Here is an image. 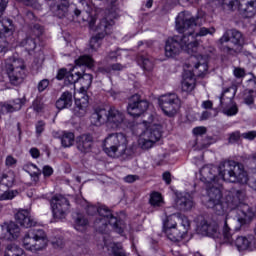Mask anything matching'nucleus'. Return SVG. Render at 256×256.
<instances>
[{
	"mask_svg": "<svg viewBox=\"0 0 256 256\" xmlns=\"http://www.w3.org/2000/svg\"><path fill=\"white\" fill-rule=\"evenodd\" d=\"M221 179L230 183L247 185L249 174L245 171L243 164L231 160L222 162L219 168L206 165L200 169V180L206 185H217Z\"/></svg>",
	"mask_w": 256,
	"mask_h": 256,
	"instance_id": "obj_1",
	"label": "nucleus"
},
{
	"mask_svg": "<svg viewBox=\"0 0 256 256\" xmlns=\"http://www.w3.org/2000/svg\"><path fill=\"white\" fill-rule=\"evenodd\" d=\"M245 201V191L231 190L224 197L217 186H208L205 205L220 217L237 209Z\"/></svg>",
	"mask_w": 256,
	"mask_h": 256,
	"instance_id": "obj_2",
	"label": "nucleus"
},
{
	"mask_svg": "<svg viewBox=\"0 0 256 256\" xmlns=\"http://www.w3.org/2000/svg\"><path fill=\"white\" fill-rule=\"evenodd\" d=\"M200 19L201 17L193 16L187 11L180 12L176 17V30L183 35L174 37L179 38L180 47H182L184 51L199 47V42L195 41V31H193V27L201 25L199 22Z\"/></svg>",
	"mask_w": 256,
	"mask_h": 256,
	"instance_id": "obj_3",
	"label": "nucleus"
},
{
	"mask_svg": "<svg viewBox=\"0 0 256 256\" xmlns=\"http://www.w3.org/2000/svg\"><path fill=\"white\" fill-rule=\"evenodd\" d=\"M85 210L87 215L90 216L98 214L97 218L94 220V227L99 233H105L108 225H111L116 233H119L120 235L123 233L125 225L113 215V212H111V209L107 206L88 204Z\"/></svg>",
	"mask_w": 256,
	"mask_h": 256,
	"instance_id": "obj_4",
	"label": "nucleus"
},
{
	"mask_svg": "<svg viewBox=\"0 0 256 256\" xmlns=\"http://www.w3.org/2000/svg\"><path fill=\"white\" fill-rule=\"evenodd\" d=\"M127 136L123 133L109 134L103 141V151L112 157L113 159H119V157H131L133 155V149L128 148Z\"/></svg>",
	"mask_w": 256,
	"mask_h": 256,
	"instance_id": "obj_5",
	"label": "nucleus"
},
{
	"mask_svg": "<svg viewBox=\"0 0 256 256\" xmlns=\"http://www.w3.org/2000/svg\"><path fill=\"white\" fill-rule=\"evenodd\" d=\"M91 123L97 127L107 123L112 129H119L125 123V113L115 107L109 110L98 108L91 116Z\"/></svg>",
	"mask_w": 256,
	"mask_h": 256,
	"instance_id": "obj_6",
	"label": "nucleus"
},
{
	"mask_svg": "<svg viewBox=\"0 0 256 256\" xmlns=\"http://www.w3.org/2000/svg\"><path fill=\"white\" fill-rule=\"evenodd\" d=\"M22 245L26 251L39 253V251L47 249L49 238L43 229H30L25 233L22 239Z\"/></svg>",
	"mask_w": 256,
	"mask_h": 256,
	"instance_id": "obj_7",
	"label": "nucleus"
},
{
	"mask_svg": "<svg viewBox=\"0 0 256 256\" xmlns=\"http://www.w3.org/2000/svg\"><path fill=\"white\" fill-rule=\"evenodd\" d=\"M8 3L9 0H0V53H5L9 47L7 40L2 37L10 33V31H13V21L9 18L1 19L3 13H5V9H7Z\"/></svg>",
	"mask_w": 256,
	"mask_h": 256,
	"instance_id": "obj_8",
	"label": "nucleus"
},
{
	"mask_svg": "<svg viewBox=\"0 0 256 256\" xmlns=\"http://www.w3.org/2000/svg\"><path fill=\"white\" fill-rule=\"evenodd\" d=\"M6 72L11 85H21L25 79V63L21 59H14L6 63Z\"/></svg>",
	"mask_w": 256,
	"mask_h": 256,
	"instance_id": "obj_9",
	"label": "nucleus"
},
{
	"mask_svg": "<svg viewBox=\"0 0 256 256\" xmlns=\"http://www.w3.org/2000/svg\"><path fill=\"white\" fill-rule=\"evenodd\" d=\"M158 102L166 117H175L181 109V100L176 94H164L158 98Z\"/></svg>",
	"mask_w": 256,
	"mask_h": 256,
	"instance_id": "obj_10",
	"label": "nucleus"
},
{
	"mask_svg": "<svg viewBox=\"0 0 256 256\" xmlns=\"http://www.w3.org/2000/svg\"><path fill=\"white\" fill-rule=\"evenodd\" d=\"M229 41L233 43L234 47H225L224 49H226L227 53H230V55H237V53H241L243 50V45H241L243 42V34L237 30H228L219 39V43L220 45H223L224 43H229Z\"/></svg>",
	"mask_w": 256,
	"mask_h": 256,
	"instance_id": "obj_11",
	"label": "nucleus"
},
{
	"mask_svg": "<svg viewBox=\"0 0 256 256\" xmlns=\"http://www.w3.org/2000/svg\"><path fill=\"white\" fill-rule=\"evenodd\" d=\"M159 139H161V127L154 124L140 135L138 145L141 149L148 150L151 149Z\"/></svg>",
	"mask_w": 256,
	"mask_h": 256,
	"instance_id": "obj_12",
	"label": "nucleus"
},
{
	"mask_svg": "<svg viewBox=\"0 0 256 256\" xmlns=\"http://www.w3.org/2000/svg\"><path fill=\"white\" fill-rule=\"evenodd\" d=\"M50 206L55 219H65L69 214L71 204L65 196L56 194L51 198Z\"/></svg>",
	"mask_w": 256,
	"mask_h": 256,
	"instance_id": "obj_13",
	"label": "nucleus"
},
{
	"mask_svg": "<svg viewBox=\"0 0 256 256\" xmlns=\"http://www.w3.org/2000/svg\"><path fill=\"white\" fill-rule=\"evenodd\" d=\"M149 109V102L147 100L141 99L138 94L133 95L128 102L127 112L132 117H141L145 111Z\"/></svg>",
	"mask_w": 256,
	"mask_h": 256,
	"instance_id": "obj_14",
	"label": "nucleus"
},
{
	"mask_svg": "<svg viewBox=\"0 0 256 256\" xmlns=\"http://www.w3.org/2000/svg\"><path fill=\"white\" fill-rule=\"evenodd\" d=\"M53 11L56 17L59 19H63V17H67L69 13H74L75 17L83 19V12L75 6V4H69V1L62 0L59 4H57Z\"/></svg>",
	"mask_w": 256,
	"mask_h": 256,
	"instance_id": "obj_15",
	"label": "nucleus"
},
{
	"mask_svg": "<svg viewBox=\"0 0 256 256\" xmlns=\"http://www.w3.org/2000/svg\"><path fill=\"white\" fill-rule=\"evenodd\" d=\"M190 65L194 67L193 75L197 77H203L207 73L209 66L207 65V56L201 54L190 56Z\"/></svg>",
	"mask_w": 256,
	"mask_h": 256,
	"instance_id": "obj_16",
	"label": "nucleus"
},
{
	"mask_svg": "<svg viewBox=\"0 0 256 256\" xmlns=\"http://www.w3.org/2000/svg\"><path fill=\"white\" fill-rule=\"evenodd\" d=\"M164 233L166 237L173 242L182 241L185 235L181 229L177 228V222H172L170 218L164 222Z\"/></svg>",
	"mask_w": 256,
	"mask_h": 256,
	"instance_id": "obj_17",
	"label": "nucleus"
},
{
	"mask_svg": "<svg viewBox=\"0 0 256 256\" xmlns=\"http://www.w3.org/2000/svg\"><path fill=\"white\" fill-rule=\"evenodd\" d=\"M223 219L219 220V222L215 220H203L200 223V231L203 235H207L208 237H219V225Z\"/></svg>",
	"mask_w": 256,
	"mask_h": 256,
	"instance_id": "obj_18",
	"label": "nucleus"
},
{
	"mask_svg": "<svg viewBox=\"0 0 256 256\" xmlns=\"http://www.w3.org/2000/svg\"><path fill=\"white\" fill-rule=\"evenodd\" d=\"M176 207L180 211H191L195 207V201L190 193L182 192L176 195Z\"/></svg>",
	"mask_w": 256,
	"mask_h": 256,
	"instance_id": "obj_19",
	"label": "nucleus"
},
{
	"mask_svg": "<svg viewBox=\"0 0 256 256\" xmlns=\"http://www.w3.org/2000/svg\"><path fill=\"white\" fill-rule=\"evenodd\" d=\"M234 245L238 251H253L255 249V236H237Z\"/></svg>",
	"mask_w": 256,
	"mask_h": 256,
	"instance_id": "obj_20",
	"label": "nucleus"
},
{
	"mask_svg": "<svg viewBox=\"0 0 256 256\" xmlns=\"http://www.w3.org/2000/svg\"><path fill=\"white\" fill-rule=\"evenodd\" d=\"M222 221L220 222V225H222V235L224 243L227 245H235V234L233 232V229L229 226L227 214H224L222 216Z\"/></svg>",
	"mask_w": 256,
	"mask_h": 256,
	"instance_id": "obj_21",
	"label": "nucleus"
},
{
	"mask_svg": "<svg viewBox=\"0 0 256 256\" xmlns=\"http://www.w3.org/2000/svg\"><path fill=\"white\" fill-rule=\"evenodd\" d=\"M179 39L175 36L172 38H168L165 45V55L166 57H175V55H179L181 53V44L179 43Z\"/></svg>",
	"mask_w": 256,
	"mask_h": 256,
	"instance_id": "obj_22",
	"label": "nucleus"
},
{
	"mask_svg": "<svg viewBox=\"0 0 256 256\" xmlns=\"http://www.w3.org/2000/svg\"><path fill=\"white\" fill-rule=\"evenodd\" d=\"M15 219L19 225L29 229V227H35L37 222L31 217V214L27 210H19L15 214Z\"/></svg>",
	"mask_w": 256,
	"mask_h": 256,
	"instance_id": "obj_23",
	"label": "nucleus"
},
{
	"mask_svg": "<svg viewBox=\"0 0 256 256\" xmlns=\"http://www.w3.org/2000/svg\"><path fill=\"white\" fill-rule=\"evenodd\" d=\"M76 146L81 153H89L93 146V136L90 134H82L76 138Z\"/></svg>",
	"mask_w": 256,
	"mask_h": 256,
	"instance_id": "obj_24",
	"label": "nucleus"
},
{
	"mask_svg": "<svg viewBox=\"0 0 256 256\" xmlns=\"http://www.w3.org/2000/svg\"><path fill=\"white\" fill-rule=\"evenodd\" d=\"M75 105L74 113L77 117H85L87 113V105H89V96H81V98L77 97V93L74 94Z\"/></svg>",
	"mask_w": 256,
	"mask_h": 256,
	"instance_id": "obj_25",
	"label": "nucleus"
},
{
	"mask_svg": "<svg viewBox=\"0 0 256 256\" xmlns=\"http://www.w3.org/2000/svg\"><path fill=\"white\" fill-rule=\"evenodd\" d=\"M253 217H255V212L249 206L237 210V221L240 225H249L253 221Z\"/></svg>",
	"mask_w": 256,
	"mask_h": 256,
	"instance_id": "obj_26",
	"label": "nucleus"
},
{
	"mask_svg": "<svg viewBox=\"0 0 256 256\" xmlns=\"http://www.w3.org/2000/svg\"><path fill=\"white\" fill-rule=\"evenodd\" d=\"M195 89V76L193 72L186 70L182 76V91L191 93Z\"/></svg>",
	"mask_w": 256,
	"mask_h": 256,
	"instance_id": "obj_27",
	"label": "nucleus"
},
{
	"mask_svg": "<svg viewBox=\"0 0 256 256\" xmlns=\"http://www.w3.org/2000/svg\"><path fill=\"white\" fill-rule=\"evenodd\" d=\"M170 221L173 223H177V221H180V225L178 226L179 229L182 230V233L186 236L190 227H191V222L189 221V218L185 215L181 214H172L170 217H168Z\"/></svg>",
	"mask_w": 256,
	"mask_h": 256,
	"instance_id": "obj_28",
	"label": "nucleus"
},
{
	"mask_svg": "<svg viewBox=\"0 0 256 256\" xmlns=\"http://www.w3.org/2000/svg\"><path fill=\"white\" fill-rule=\"evenodd\" d=\"M237 91L235 90V87H229L226 88L222 95L220 96V106L221 107H227V105H231L233 102V99H235V94Z\"/></svg>",
	"mask_w": 256,
	"mask_h": 256,
	"instance_id": "obj_29",
	"label": "nucleus"
},
{
	"mask_svg": "<svg viewBox=\"0 0 256 256\" xmlns=\"http://www.w3.org/2000/svg\"><path fill=\"white\" fill-rule=\"evenodd\" d=\"M71 105H73V94L69 91L63 92L60 98L56 101V107L60 111L63 109H69Z\"/></svg>",
	"mask_w": 256,
	"mask_h": 256,
	"instance_id": "obj_30",
	"label": "nucleus"
},
{
	"mask_svg": "<svg viewBox=\"0 0 256 256\" xmlns=\"http://www.w3.org/2000/svg\"><path fill=\"white\" fill-rule=\"evenodd\" d=\"M79 83L81 85L80 92L77 95H82V97H87L86 93L89 87H91V83H93V75L90 73H84L82 76L80 74Z\"/></svg>",
	"mask_w": 256,
	"mask_h": 256,
	"instance_id": "obj_31",
	"label": "nucleus"
},
{
	"mask_svg": "<svg viewBox=\"0 0 256 256\" xmlns=\"http://www.w3.org/2000/svg\"><path fill=\"white\" fill-rule=\"evenodd\" d=\"M241 11L244 17H255L256 15V0H248L241 4Z\"/></svg>",
	"mask_w": 256,
	"mask_h": 256,
	"instance_id": "obj_32",
	"label": "nucleus"
},
{
	"mask_svg": "<svg viewBox=\"0 0 256 256\" xmlns=\"http://www.w3.org/2000/svg\"><path fill=\"white\" fill-rule=\"evenodd\" d=\"M88 225L89 220L85 218V215L78 213L74 218V228L76 229V231L83 233V231L87 229Z\"/></svg>",
	"mask_w": 256,
	"mask_h": 256,
	"instance_id": "obj_33",
	"label": "nucleus"
},
{
	"mask_svg": "<svg viewBox=\"0 0 256 256\" xmlns=\"http://www.w3.org/2000/svg\"><path fill=\"white\" fill-rule=\"evenodd\" d=\"M2 231H6V233L10 235L9 239H17L21 229L15 222H10L2 226Z\"/></svg>",
	"mask_w": 256,
	"mask_h": 256,
	"instance_id": "obj_34",
	"label": "nucleus"
},
{
	"mask_svg": "<svg viewBox=\"0 0 256 256\" xmlns=\"http://www.w3.org/2000/svg\"><path fill=\"white\" fill-rule=\"evenodd\" d=\"M60 140L62 147L65 149H67V147H73V143H75V134L72 132H63Z\"/></svg>",
	"mask_w": 256,
	"mask_h": 256,
	"instance_id": "obj_35",
	"label": "nucleus"
},
{
	"mask_svg": "<svg viewBox=\"0 0 256 256\" xmlns=\"http://www.w3.org/2000/svg\"><path fill=\"white\" fill-rule=\"evenodd\" d=\"M23 105H25V98H16L12 104L3 106V109L8 111V113H13V111L21 110Z\"/></svg>",
	"mask_w": 256,
	"mask_h": 256,
	"instance_id": "obj_36",
	"label": "nucleus"
},
{
	"mask_svg": "<svg viewBox=\"0 0 256 256\" xmlns=\"http://www.w3.org/2000/svg\"><path fill=\"white\" fill-rule=\"evenodd\" d=\"M4 256H25V253H23V249L19 248V246L9 244L6 247Z\"/></svg>",
	"mask_w": 256,
	"mask_h": 256,
	"instance_id": "obj_37",
	"label": "nucleus"
},
{
	"mask_svg": "<svg viewBox=\"0 0 256 256\" xmlns=\"http://www.w3.org/2000/svg\"><path fill=\"white\" fill-rule=\"evenodd\" d=\"M138 65H141L144 71H153V67H155V62L152 58L141 56L140 58H138Z\"/></svg>",
	"mask_w": 256,
	"mask_h": 256,
	"instance_id": "obj_38",
	"label": "nucleus"
},
{
	"mask_svg": "<svg viewBox=\"0 0 256 256\" xmlns=\"http://www.w3.org/2000/svg\"><path fill=\"white\" fill-rule=\"evenodd\" d=\"M15 183V174L13 172H8L7 174H3L1 181H0V187H13V184Z\"/></svg>",
	"mask_w": 256,
	"mask_h": 256,
	"instance_id": "obj_39",
	"label": "nucleus"
},
{
	"mask_svg": "<svg viewBox=\"0 0 256 256\" xmlns=\"http://www.w3.org/2000/svg\"><path fill=\"white\" fill-rule=\"evenodd\" d=\"M20 46L24 47V49L29 53L31 51H35L37 42H35V38L27 37L21 41Z\"/></svg>",
	"mask_w": 256,
	"mask_h": 256,
	"instance_id": "obj_40",
	"label": "nucleus"
},
{
	"mask_svg": "<svg viewBox=\"0 0 256 256\" xmlns=\"http://www.w3.org/2000/svg\"><path fill=\"white\" fill-rule=\"evenodd\" d=\"M149 203L152 207H161L164 203L163 196L159 192H153L150 195Z\"/></svg>",
	"mask_w": 256,
	"mask_h": 256,
	"instance_id": "obj_41",
	"label": "nucleus"
},
{
	"mask_svg": "<svg viewBox=\"0 0 256 256\" xmlns=\"http://www.w3.org/2000/svg\"><path fill=\"white\" fill-rule=\"evenodd\" d=\"M221 107L224 115H227V117H233V115H237V113H239V109L237 108V104H235V102H231V104Z\"/></svg>",
	"mask_w": 256,
	"mask_h": 256,
	"instance_id": "obj_42",
	"label": "nucleus"
},
{
	"mask_svg": "<svg viewBox=\"0 0 256 256\" xmlns=\"http://www.w3.org/2000/svg\"><path fill=\"white\" fill-rule=\"evenodd\" d=\"M103 39H105V37H101L99 34L92 36L90 39V49H92V51H97V49L101 47V42Z\"/></svg>",
	"mask_w": 256,
	"mask_h": 256,
	"instance_id": "obj_43",
	"label": "nucleus"
},
{
	"mask_svg": "<svg viewBox=\"0 0 256 256\" xmlns=\"http://www.w3.org/2000/svg\"><path fill=\"white\" fill-rule=\"evenodd\" d=\"M110 247L113 256H127V252H125L123 249V245L119 243H113Z\"/></svg>",
	"mask_w": 256,
	"mask_h": 256,
	"instance_id": "obj_44",
	"label": "nucleus"
},
{
	"mask_svg": "<svg viewBox=\"0 0 256 256\" xmlns=\"http://www.w3.org/2000/svg\"><path fill=\"white\" fill-rule=\"evenodd\" d=\"M76 65L81 67L84 65L85 67H91L93 65V58L88 55L80 56L79 59L75 60Z\"/></svg>",
	"mask_w": 256,
	"mask_h": 256,
	"instance_id": "obj_45",
	"label": "nucleus"
},
{
	"mask_svg": "<svg viewBox=\"0 0 256 256\" xmlns=\"http://www.w3.org/2000/svg\"><path fill=\"white\" fill-rule=\"evenodd\" d=\"M18 193L19 192L17 190L2 192L1 187H0V201H7L9 199H13V198L17 197Z\"/></svg>",
	"mask_w": 256,
	"mask_h": 256,
	"instance_id": "obj_46",
	"label": "nucleus"
},
{
	"mask_svg": "<svg viewBox=\"0 0 256 256\" xmlns=\"http://www.w3.org/2000/svg\"><path fill=\"white\" fill-rule=\"evenodd\" d=\"M219 5H221L224 9H228V11H233L235 5H237L238 0H217Z\"/></svg>",
	"mask_w": 256,
	"mask_h": 256,
	"instance_id": "obj_47",
	"label": "nucleus"
},
{
	"mask_svg": "<svg viewBox=\"0 0 256 256\" xmlns=\"http://www.w3.org/2000/svg\"><path fill=\"white\" fill-rule=\"evenodd\" d=\"M215 34V28H205L201 27L197 33H194V37H206V35H214Z\"/></svg>",
	"mask_w": 256,
	"mask_h": 256,
	"instance_id": "obj_48",
	"label": "nucleus"
},
{
	"mask_svg": "<svg viewBox=\"0 0 256 256\" xmlns=\"http://www.w3.org/2000/svg\"><path fill=\"white\" fill-rule=\"evenodd\" d=\"M32 109L36 113H41L45 109V104L41 98H36L32 103Z\"/></svg>",
	"mask_w": 256,
	"mask_h": 256,
	"instance_id": "obj_49",
	"label": "nucleus"
},
{
	"mask_svg": "<svg viewBox=\"0 0 256 256\" xmlns=\"http://www.w3.org/2000/svg\"><path fill=\"white\" fill-rule=\"evenodd\" d=\"M80 77L81 73L79 72H75L74 74L73 72H68V74L66 75V81L70 83V85H75V83L80 80Z\"/></svg>",
	"mask_w": 256,
	"mask_h": 256,
	"instance_id": "obj_50",
	"label": "nucleus"
},
{
	"mask_svg": "<svg viewBox=\"0 0 256 256\" xmlns=\"http://www.w3.org/2000/svg\"><path fill=\"white\" fill-rule=\"evenodd\" d=\"M24 169H28L29 171H31V169H36V171H34V172H29L30 177H32V178L41 176V169H39L37 167V165H35L33 163L27 164L26 166H24Z\"/></svg>",
	"mask_w": 256,
	"mask_h": 256,
	"instance_id": "obj_51",
	"label": "nucleus"
},
{
	"mask_svg": "<svg viewBox=\"0 0 256 256\" xmlns=\"http://www.w3.org/2000/svg\"><path fill=\"white\" fill-rule=\"evenodd\" d=\"M21 2L27 7H32L33 9H41V4L37 0H21Z\"/></svg>",
	"mask_w": 256,
	"mask_h": 256,
	"instance_id": "obj_52",
	"label": "nucleus"
},
{
	"mask_svg": "<svg viewBox=\"0 0 256 256\" xmlns=\"http://www.w3.org/2000/svg\"><path fill=\"white\" fill-rule=\"evenodd\" d=\"M35 129L38 137L41 136L43 131H45V122L43 120H39L35 125Z\"/></svg>",
	"mask_w": 256,
	"mask_h": 256,
	"instance_id": "obj_53",
	"label": "nucleus"
},
{
	"mask_svg": "<svg viewBox=\"0 0 256 256\" xmlns=\"http://www.w3.org/2000/svg\"><path fill=\"white\" fill-rule=\"evenodd\" d=\"M47 87H49V80L43 79L38 83L37 89H38L39 93H43V91H45V89H47Z\"/></svg>",
	"mask_w": 256,
	"mask_h": 256,
	"instance_id": "obj_54",
	"label": "nucleus"
},
{
	"mask_svg": "<svg viewBox=\"0 0 256 256\" xmlns=\"http://www.w3.org/2000/svg\"><path fill=\"white\" fill-rule=\"evenodd\" d=\"M241 139V132L235 131L230 134L229 143H237Z\"/></svg>",
	"mask_w": 256,
	"mask_h": 256,
	"instance_id": "obj_55",
	"label": "nucleus"
},
{
	"mask_svg": "<svg viewBox=\"0 0 256 256\" xmlns=\"http://www.w3.org/2000/svg\"><path fill=\"white\" fill-rule=\"evenodd\" d=\"M5 165L6 167H15V165H17V159L13 158V156H7Z\"/></svg>",
	"mask_w": 256,
	"mask_h": 256,
	"instance_id": "obj_56",
	"label": "nucleus"
},
{
	"mask_svg": "<svg viewBox=\"0 0 256 256\" xmlns=\"http://www.w3.org/2000/svg\"><path fill=\"white\" fill-rule=\"evenodd\" d=\"M42 174L44 177H51L53 175V167L46 165L42 169Z\"/></svg>",
	"mask_w": 256,
	"mask_h": 256,
	"instance_id": "obj_57",
	"label": "nucleus"
},
{
	"mask_svg": "<svg viewBox=\"0 0 256 256\" xmlns=\"http://www.w3.org/2000/svg\"><path fill=\"white\" fill-rule=\"evenodd\" d=\"M68 74L69 73H67V69L61 68L57 73L56 79H58V81H61L65 79V77H67Z\"/></svg>",
	"mask_w": 256,
	"mask_h": 256,
	"instance_id": "obj_58",
	"label": "nucleus"
},
{
	"mask_svg": "<svg viewBox=\"0 0 256 256\" xmlns=\"http://www.w3.org/2000/svg\"><path fill=\"white\" fill-rule=\"evenodd\" d=\"M244 139H248L249 141H253L256 137V131H249L242 134Z\"/></svg>",
	"mask_w": 256,
	"mask_h": 256,
	"instance_id": "obj_59",
	"label": "nucleus"
},
{
	"mask_svg": "<svg viewBox=\"0 0 256 256\" xmlns=\"http://www.w3.org/2000/svg\"><path fill=\"white\" fill-rule=\"evenodd\" d=\"M194 135H205L207 133V128L200 126L193 129Z\"/></svg>",
	"mask_w": 256,
	"mask_h": 256,
	"instance_id": "obj_60",
	"label": "nucleus"
},
{
	"mask_svg": "<svg viewBox=\"0 0 256 256\" xmlns=\"http://www.w3.org/2000/svg\"><path fill=\"white\" fill-rule=\"evenodd\" d=\"M108 57L109 59H111V61H115V59H117L118 57H121V50L118 49L116 51L110 52Z\"/></svg>",
	"mask_w": 256,
	"mask_h": 256,
	"instance_id": "obj_61",
	"label": "nucleus"
},
{
	"mask_svg": "<svg viewBox=\"0 0 256 256\" xmlns=\"http://www.w3.org/2000/svg\"><path fill=\"white\" fill-rule=\"evenodd\" d=\"M30 155H31V157H33V159H39L41 152L37 148H31Z\"/></svg>",
	"mask_w": 256,
	"mask_h": 256,
	"instance_id": "obj_62",
	"label": "nucleus"
},
{
	"mask_svg": "<svg viewBox=\"0 0 256 256\" xmlns=\"http://www.w3.org/2000/svg\"><path fill=\"white\" fill-rule=\"evenodd\" d=\"M234 75L235 77H237L238 79H241V77H245V70L241 69V68H236L234 70Z\"/></svg>",
	"mask_w": 256,
	"mask_h": 256,
	"instance_id": "obj_63",
	"label": "nucleus"
},
{
	"mask_svg": "<svg viewBox=\"0 0 256 256\" xmlns=\"http://www.w3.org/2000/svg\"><path fill=\"white\" fill-rule=\"evenodd\" d=\"M162 177H163V181H165L166 185H171V173L170 172H164Z\"/></svg>",
	"mask_w": 256,
	"mask_h": 256,
	"instance_id": "obj_64",
	"label": "nucleus"
}]
</instances>
